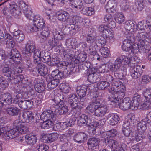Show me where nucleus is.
<instances>
[{
	"label": "nucleus",
	"mask_w": 151,
	"mask_h": 151,
	"mask_svg": "<svg viewBox=\"0 0 151 151\" xmlns=\"http://www.w3.org/2000/svg\"><path fill=\"white\" fill-rule=\"evenodd\" d=\"M116 106H119L120 108L123 110L129 109L132 110L139 109L144 110L146 106V103L142 102L140 95L135 94L132 98L131 101L129 97H125L123 99H120L118 102H111Z\"/></svg>",
	"instance_id": "nucleus-1"
},
{
	"label": "nucleus",
	"mask_w": 151,
	"mask_h": 151,
	"mask_svg": "<svg viewBox=\"0 0 151 151\" xmlns=\"http://www.w3.org/2000/svg\"><path fill=\"white\" fill-rule=\"evenodd\" d=\"M113 87L109 89V91L112 94L108 98L111 102H118L119 100L122 99L124 96L126 91L125 86L121 82L114 81Z\"/></svg>",
	"instance_id": "nucleus-2"
},
{
	"label": "nucleus",
	"mask_w": 151,
	"mask_h": 151,
	"mask_svg": "<svg viewBox=\"0 0 151 151\" xmlns=\"http://www.w3.org/2000/svg\"><path fill=\"white\" fill-rule=\"evenodd\" d=\"M18 70L14 71V68H10L8 67H4L2 70V72L4 74V76L0 75V84L3 88H6L8 86V83L12 80L14 76L17 73L21 71L20 69L19 68Z\"/></svg>",
	"instance_id": "nucleus-3"
},
{
	"label": "nucleus",
	"mask_w": 151,
	"mask_h": 151,
	"mask_svg": "<svg viewBox=\"0 0 151 151\" xmlns=\"http://www.w3.org/2000/svg\"><path fill=\"white\" fill-rule=\"evenodd\" d=\"M27 94L23 92H20L17 94L14 99L13 102L14 103H18L19 107L23 109L30 108L33 105V102L28 100L22 101V99H27Z\"/></svg>",
	"instance_id": "nucleus-4"
},
{
	"label": "nucleus",
	"mask_w": 151,
	"mask_h": 151,
	"mask_svg": "<svg viewBox=\"0 0 151 151\" xmlns=\"http://www.w3.org/2000/svg\"><path fill=\"white\" fill-rule=\"evenodd\" d=\"M14 126L15 127L14 129L16 132L19 134H24L28 131V127L25 125L24 122H21L19 119H17L15 120L13 123Z\"/></svg>",
	"instance_id": "nucleus-5"
},
{
	"label": "nucleus",
	"mask_w": 151,
	"mask_h": 151,
	"mask_svg": "<svg viewBox=\"0 0 151 151\" xmlns=\"http://www.w3.org/2000/svg\"><path fill=\"white\" fill-rule=\"evenodd\" d=\"M109 144V147L112 149V151H127L126 145L120 144L117 141H110Z\"/></svg>",
	"instance_id": "nucleus-6"
},
{
	"label": "nucleus",
	"mask_w": 151,
	"mask_h": 151,
	"mask_svg": "<svg viewBox=\"0 0 151 151\" xmlns=\"http://www.w3.org/2000/svg\"><path fill=\"white\" fill-rule=\"evenodd\" d=\"M56 16L60 21L63 22H66L68 23L71 22L69 14L66 12L60 11L57 12L56 13Z\"/></svg>",
	"instance_id": "nucleus-7"
},
{
	"label": "nucleus",
	"mask_w": 151,
	"mask_h": 151,
	"mask_svg": "<svg viewBox=\"0 0 151 151\" xmlns=\"http://www.w3.org/2000/svg\"><path fill=\"white\" fill-rule=\"evenodd\" d=\"M130 73L132 77L136 79L139 78L143 73V70L141 67L136 66L134 68H131L130 69Z\"/></svg>",
	"instance_id": "nucleus-8"
},
{
	"label": "nucleus",
	"mask_w": 151,
	"mask_h": 151,
	"mask_svg": "<svg viewBox=\"0 0 151 151\" xmlns=\"http://www.w3.org/2000/svg\"><path fill=\"white\" fill-rule=\"evenodd\" d=\"M19 6L21 10L24 13L28 18L30 19L32 14V12L28 8V5L23 1H20L19 4Z\"/></svg>",
	"instance_id": "nucleus-9"
},
{
	"label": "nucleus",
	"mask_w": 151,
	"mask_h": 151,
	"mask_svg": "<svg viewBox=\"0 0 151 151\" xmlns=\"http://www.w3.org/2000/svg\"><path fill=\"white\" fill-rule=\"evenodd\" d=\"M142 94L145 99L141 97L142 102L146 103V106L145 108L146 109L147 107V102H151V88H147L144 89L142 92Z\"/></svg>",
	"instance_id": "nucleus-10"
},
{
	"label": "nucleus",
	"mask_w": 151,
	"mask_h": 151,
	"mask_svg": "<svg viewBox=\"0 0 151 151\" xmlns=\"http://www.w3.org/2000/svg\"><path fill=\"white\" fill-rule=\"evenodd\" d=\"M131 58L129 56L121 55L116 60V63L119 64L120 66L122 63L124 65H128L131 63Z\"/></svg>",
	"instance_id": "nucleus-11"
},
{
	"label": "nucleus",
	"mask_w": 151,
	"mask_h": 151,
	"mask_svg": "<svg viewBox=\"0 0 151 151\" xmlns=\"http://www.w3.org/2000/svg\"><path fill=\"white\" fill-rule=\"evenodd\" d=\"M33 21L35 25L37 26L40 29L43 28L45 25L43 18L39 15L35 16Z\"/></svg>",
	"instance_id": "nucleus-12"
},
{
	"label": "nucleus",
	"mask_w": 151,
	"mask_h": 151,
	"mask_svg": "<svg viewBox=\"0 0 151 151\" xmlns=\"http://www.w3.org/2000/svg\"><path fill=\"white\" fill-rule=\"evenodd\" d=\"M108 108L106 105H101L97 108L95 112V115L97 117H102L107 113Z\"/></svg>",
	"instance_id": "nucleus-13"
},
{
	"label": "nucleus",
	"mask_w": 151,
	"mask_h": 151,
	"mask_svg": "<svg viewBox=\"0 0 151 151\" xmlns=\"http://www.w3.org/2000/svg\"><path fill=\"white\" fill-rule=\"evenodd\" d=\"M19 68L21 70V71L19 73H16L13 76V79L12 80H13V81L14 82L15 84H19L20 83L21 84L23 83V79L24 78V76L23 75H17L16 74L17 73H21L22 72V70L21 69V68L18 66H14L13 67H12L11 68H14L15 69L14 70V72L16 70H18V68Z\"/></svg>",
	"instance_id": "nucleus-14"
},
{
	"label": "nucleus",
	"mask_w": 151,
	"mask_h": 151,
	"mask_svg": "<svg viewBox=\"0 0 151 151\" xmlns=\"http://www.w3.org/2000/svg\"><path fill=\"white\" fill-rule=\"evenodd\" d=\"M99 142V140L97 138H90L88 140L87 143L88 148L91 150H95L98 149Z\"/></svg>",
	"instance_id": "nucleus-15"
},
{
	"label": "nucleus",
	"mask_w": 151,
	"mask_h": 151,
	"mask_svg": "<svg viewBox=\"0 0 151 151\" xmlns=\"http://www.w3.org/2000/svg\"><path fill=\"white\" fill-rule=\"evenodd\" d=\"M33 113L30 111L24 112L22 116V121L23 122L29 123L32 121L34 118Z\"/></svg>",
	"instance_id": "nucleus-16"
},
{
	"label": "nucleus",
	"mask_w": 151,
	"mask_h": 151,
	"mask_svg": "<svg viewBox=\"0 0 151 151\" xmlns=\"http://www.w3.org/2000/svg\"><path fill=\"white\" fill-rule=\"evenodd\" d=\"M25 140L28 144L33 145L35 144L37 141L36 135L32 133H29L25 136Z\"/></svg>",
	"instance_id": "nucleus-17"
},
{
	"label": "nucleus",
	"mask_w": 151,
	"mask_h": 151,
	"mask_svg": "<svg viewBox=\"0 0 151 151\" xmlns=\"http://www.w3.org/2000/svg\"><path fill=\"white\" fill-rule=\"evenodd\" d=\"M117 134L116 130L115 129H112L109 130L106 133V134L108 136L107 139L105 140V142L106 144L109 147V142L110 141H116L113 139V138L116 136Z\"/></svg>",
	"instance_id": "nucleus-18"
},
{
	"label": "nucleus",
	"mask_w": 151,
	"mask_h": 151,
	"mask_svg": "<svg viewBox=\"0 0 151 151\" xmlns=\"http://www.w3.org/2000/svg\"><path fill=\"white\" fill-rule=\"evenodd\" d=\"M116 1L114 0H109L105 6V8L107 12H109V10L111 12H114L116 11Z\"/></svg>",
	"instance_id": "nucleus-19"
},
{
	"label": "nucleus",
	"mask_w": 151,
	"mask_h": 151,
	"mask_svg": "<svg viewBox=\"0 0 151 151\" xmlns=\"http://www.w3.org/2000/svg\"><path fill=\"white\" fill-rule=\"evenodd\" d=\"M87 135L84 132H80L76 134L73 137L75 142L79 143H83L87 139Z\"/></svg>",
	"instance_id": "nucleus-20"
},
{
	"label": "nucleus",
	"mask_w": 151,
	"mask_h": 151,
	"mask_svg": "<svg viewBox=\"0 0 151 151\" xmlns=\"http://www.w3.org/2000/svg\"><path fill=\"white\" fill-rule=\"evenodd\" d=\"M107 118V117H106ZM107 119L109 120V122L110 124L114 125L116 124L119 120V118L116 114L113 113L109 114L108 116Z\"/></svg>",
	"instance_id": "nucleus-21"
},
{
	"label": "nucleus",
	"mask_w": 151,
	"mask_h": 151,
	"mask_svg": "<svg viewBox=\"0 0 151 151\" xmlns=\"http://www.w3.org/2000/svg\"><path fill=\"white\" fill-rule=\"evenodd\" d=\"M18 135V133L14 128L6 132L4 134L3 137L4 139L9 140L17 137Z\"/></svg>",
	"instance_id": "nucleus-22"
},
{
	"label": "nucleus",
	"mask_w": 151,
	"mask_h": 151,
	"mask_svg": "<svg viewBox=\"0 0 151 151\" xmlns=\"http://www.w3.org/2000/svg\"><path fill=\"white\" fill-rule=\"evenodd\" d=\"M129 122H124L123 124V132L124 135L126 137L129 136L132 133V127L130 126Z\"/></svg>",
	"instance_id": "nucleus-23"
},
{
	"label": "nucleus",
	"mask_w": 151,
	"mask_h": 151,
	"mask_svg": "<svg viewBox=\"0 0 151 151\" xmlns=\"http://www.w3.org/2000/svg\"><path fill=\"white\" fill-rule=\"evenodd\" d=\"M104 38L109 40L110 42H113L115 40L114 33V31L109 29L105 33L102 35Z\"/></svg>",
	"instance_id": "nucleus-24"
},
{
	"label": "nucleus",
	"mask_w": 151,
	"mask_h": 151,
	"mask_svg": "<svg viewBox=\"0 0 151 151\" xmlns=\"http://www.w3.org/2000/svg\"><path fill=\"white\" fill-rule=\"evenodd\" d=\"M55 115L52 111L48 110L43 111L41 115V117L45 119L50 120L54 118Z\"/></svg>",
	"instance_id": "nucleus-25"
},
{
	"label": "nucleus",
	"mask_w": 151,
	"mask_h": 151,
	"mask_svg": "<svg viewBox=\"0 0 151 151\" xmlns=\"http://www.w3.org/2000/svg\"><path fill=\"white\" fill-rule=\"evenodd\" d=\"M83 4L81 0H71L70 6L73 8L77 9H81L82 7Z\"/></svg>",
	"instance_id": "nucleus-26"
},
{
	"label": "nucleus",
	"mask_w": 151,
	"mask_h": 151,
	"mask_svg": "<svg viewBox=\"0 0 151 151\" xmlns=\"http://www.w3.org/2000/svg\"><path fill=\"white\" fill-rule=\"evenodd\" d=\"M91 122V121L88 119V116L84 114L81 115L78 121V124L82 126L84 124L88 125Z\"/></svg>",
	"instance_id": "nucleus-27"
},
{
	"label": "nucleus",
	"mask_w": 151,
	"mask_h": 151,
	"mask_svg": "<svg viewBox=\"0 0 151 151\" xmlns=\"http://www.w3.org/2000/svg\"><path fill=\"white\" fill-rule=\"evenodd\" d=\"M135 27V24L131 20H128L125 22L124 27L126 29L129 31H130L131 32L136 31Z\"/></svg>",
	"instance_id": "nucleus-28"
},
{
	"label": "nucleus",
	"mask_w": 151,
	"mask_h": 151,
	"mask_svg": "<svg viewBox=\"0 0 151 151\" xmlns=\"http://www.w3.org/2000/svg\"><path fill=\"white\" fill-rule=\"evenodd\" d=\"M138 48L139 52L145 53L146 52L147 49L149 46V43L148 42H145L142 40L138 44Z\"/></svg>",
	"instance_id": "nucleus-29"
},
{
	"label": "nucleus",
	"mask_w": 151,
	"mask_h": 151,
	"mask_svg": "<svg viewBox=\"0 0 151 151\" xmlns=\"http://www.w3.org/2000/svg\"><path fill=\"white\" fill-rule=\"evenodd\" d=\"M87 89V87L85 86H78L76 88V93L80 97H84L86 95Z\"/></svg>",
	"instance_id": "nucleus-30"
},
{
	"label": "nucleus",
	"mask_w": 151,
	"mask_h": 151,
	"mask_svg": "<svg viewBox=\"0 0 151 151\" xmlns=\"http://www.w3.org/2000/svg\"><path fill=\"white\" fill-rule=\"evenodd\" d=\"M36 69H35V70ZM36 70L37 72L41 76H44L47 73L48 70L46 66L44 65L38 64L37 65Z\"/></svg>",
	"instance_id": "nucleus-31"
},
{
	"label": "nucleus",
	"mask_w": 151,
	"mask_h": 151,
	"mask_svg": "<svg viewBox=\"0 0 151 151\" xmlns=\"http://www.w3.org/2000/svg\"><path fill=\"white\" fill-rule=\"evenodd\" d=\"M133 44L131 41L128 39H125L123 42L122 45V50L124 51H128L130 50L131 47Z\"/></svg>",
	"instance_id": "nucleus-32"
},
{
	"label": "nucleus",
	"mask_w": 151,
	"mask_h": 151,
	"mask_svg": "<svg viewBox=\"0 0 151 151\" xmlns=\"http://www.w3.org/2000/svg\"><path fill=\"white\" fill-rule=\"evenodd\" d=\"M6 111L9 115L15 116L17 115L21 110L16 107H10L7 108Z\"/></svg>",
	"instance_id": "nucleus-33"
},
{
	"label": "nucleus",
	"mask_w": 151,
	"mask_h": 151,
	"mask_svg": "<svg viewBox=\"0 0 151 151\" xmlns=\"http://www.w3.org/2000/svg\"><path fill=\"white\" fill-rule=\"evenodd\" d=\"M10 55L9 57L10 59V62L11 63L12 62H14L16 60V59H17L19 57V55L16 49H13L12 50L10 53Z\"/></svg>",
	"instance_id": "nucleus-34"
},
{
	"label": "nucleus",
	"mask_w": 151,
	"mask_h": 151,
	"mask_svg": "<svg viewBox=\"0 0 151 151\" xmlns=\"http://www.w3.org/2000/svg\"><path fill=\"white\" fill-rule=\"evenodd\" d=\"M100 106L99 103L92 102L89 104L86 107V110L88 112L90 113L95 112L96 109Z\"/></svg>",
	"instance_id": "nucleus-35"
},
{
	"label": "nucleus",
	"mask_w": 151,
	"mask_h": 151,
	"mask_svg": "<svg viewBox=\"0 0 151 151\" xmlns=\"http://www.w3.org/2000/svg\"><path fill=\"white\" fill-rule=\"evenodd\" d=\"M81 12L82 14L87 16H91L94 13L93 9L91 7H84L83 8Z\"/></svg>",
	"instance_id": "nucleus-36"
},
{
	"label": "nucleus",
	"mask_w": 151,
	"mask_h": 151,
	"mask_svg": "<svg viewBox=\"0 0 151 151\" xmlns=\"http://www.w3.org/2000/svg\"><path fill=\"white\" fill-rule=\"evenodd\" d=\"M120 67L119 64L116 63V61L114 64L109 63L108 65V71L112 72H115L117 71Z\"/></svg>",
	"instance_id": "nucleus-37"
},
{
	"label": "nucleus",
	"mask_w": 151,
	"mask_h": 151,
	"mask_svg": "<svg viewBox=\"0 0 151 151\" xmlns=\"http://www.w3.org/2000/svg\"><path fill=\"white\" fill-rule=\"evenodd\" d=\"M14 38L18 39L19 42L22 41L24 38V35L20 30H18L14 32Z\"/></svg>",
	"instance_id": "nucleus-38"
},
{
	"label": "nucleus",
	"mask_w": 151,
	"mask_h": 151,
	"mask_svg": "<svg viewBox=\"0 0 151 151\" xmlns=\"http://www.w3.org/2000/svg\"><path fill=\"white\" fill-rule=\"evenodd\" d=\"M52 77L55 79H58L59 80L60 79L62 78L63 77V72L56 69L53 71L51 73Z\"/></svg>",
	"instance_id": "nucleus-39"
},
{
	"label": "nucleus",
	"mask_w": 151,
	"mask_h": 151,
	"mask_svg": "<svg viewBox=\"0 0 151 151\" xmlns=\"http://www.w3.org/2000/svg\"><path fill=\"white\" fill-rule=\"evenodd\" d=\"M5 37H7L6 40V44L8 45L9 47L12 48L15 45V43L13 39L11 38V36L10 34H7L5 35Z\"/></svg>",
	"instance_id": "nucleus-40"
},
{
	"label": "nucleus",
	"mask_w": 151,
	"mask_h": 151,
	"mask_svg": "<svg viewBox=\"0 0 151 151\" xmlns=\"http://www.w3.org/2000/svg\"><path fill=\"white\" fill-rule=\"evenodd\" d=\"M71 89L69 84L62 83L60 85V89L63 93H68Z\"/></svg>",
	"instance_id": "nucleus-41"
},
{
	"label": "nucleus",
	"mask_w": 151,
	"mask_h": 151,
	"mask_svg": "<svg viewBox=\"0 0 151 151\" xmlns=\"http://www.w3.org/2000/svg\"><path fill=\"white\" fill-rule=\"evenodd\" d=\"M64 97L62 95L60 94H58L54 96V99H53V101L56 104V105H60V104H63V100Z\"/></svg>",
	"instance_id": "nucleus-42"
},
{
	"label": "nucleus",
	"mask_w": 151,
	"mask_h": 151,
	"mask_svg": "<svg viewBox=\"0 0 151 151\" xmlns=\"http://www.w3.org/2000/svg\"><path fill=\"white\" fill-rule=\"evenodd\" d=\"M10 7L9 10H10V13L12 16H16L19 14L18 12H21L17 9V5L14 4H10Z\"/></svg>",
	"instance_id": "nucleus-43"
},
{
	"label": "nucleus",
	"mask_w": 151,
	"mask_h": 151,
	"mask_svg": "<svg viewBox=\"0 0 151 151\" xmlns=\"http://www.w3.org/2000/svg\"><path fill=\"white\" fill-rule=\"evenodd\" d=\"M53 124V122L50 120H47L44 121L40 124L41 127L43 129H47L51 127Z\"/></svg>",
	"instance_id": "nucleus-44"
},
{
	"label": "nucleus",
	"mask_w": 151,
	"mask_h": 151,
	"mask_svg": "<svg viewBox=\"0 0 151 151\" xmlns=\"http://www.w3.org/2000/svg\"><path fill=\"white\" fill-rule=\"evenodd\" d=\"M100 52L102 57L107 58L110 55V51L107 47H103L100 49Z\"/></svg>",
	"instance_id": "nucleus-45"
},
{
	"label": "nucleus",
	"mask_w": 151,
	"mask_h": 151,
	"mask_svg": "<svg viewBox=\"0 0 151 151\" xmlns=\"http://www.w3.org/2000/svg\"><path fill=\"white\" fill-rule=\"evenodd\" d=\"M59 83V80L58 79H54L48 83L47 84V87L49 89H52L55 88Z\"/></svg>",
	"instance_id": "nucleus-46"
},
{
	"label": "nucleus",
	"mask_w": 151,
	"mask_h": 151,
	"mask_svg": "<svg viewBox=\"0 0 151 151\" xmlns=\"http://www.w3.org/2000/svg\"><path fill=\"white\" fill-rule=\"evenodd\" d=\"M36 47L35 45L27 44L25 47V53L30 54L36 50Z\"/></svg>",
	"instance_id": "nucleus-47"
},
{
	"label": "nucleus",
	"mask_w": 151,
	"mask_h": 151,
	"mask_svg": "<svg viewBox=\"0 0 151 151\" xmlns=\"http://www.w3.org/2000/svg\"><path fill=\"white\" fill-rule=\"evenodd\" d=\"M109 86V83L106 81H100L97 84V88L101 90L107 88Z\"/></svg>",
	"instance_id": "nucleus-48"
},
{
	"label": "nucleus",
	"mask_w": 151,
	"mask_h": 151,
	"mask_svg": "<svg viewBox=\"0 0 151 151\" xmlns=\"http://www.w3.org/2000/svg\"><path fill=\"white\" fill-rule=\"evenodd\" d=\"M147 122L145 119H143L137 124V127L139 129H141L143 131L147 129L146 124Z\"/></svg>",
	"instance_id": "nucleus-49"
},
{
	"label": "nucleus",
	"mask_w": 151,
	"mask_h": 151,
	"mask_svg": "<svg viewBox=\"0 0 151 151\" xmlns=\"http://www.w3.org/2000/svg\"><path fill=\"white\" fill-rule=\"evenodd\" d=\"M114 18L116 22L119 24L122 23L124 20V15L119 13H116Z\"/></svg>",
	"instance_id": "nucleus-50"
},
{
	"label": "nucleus",
	"mask_w": 151,
	"mask_h": 151,
	"mask_svg": "<svg viewBox=\"0 0 151 151\" xmlns=\"http://www.w3.org/2000/svg\"><path fill=\"white\" fill-rule=\"evenodd\" d=\"M34 52L33 58L34 62L37 63H38L40 60V51L38 49H36Z\"/></svg>",
	"instance_id": "nucleus-51"
},
{
	"label": "nucleus",
	"mask_w": 151,
	"mask_h": 151,
	"mask_svg": "<svg viewBox=\"0 0 151 151\" xmlns=\"http://www.w3.org/2000/svg\"><path fill=\"white\" fill-rule=\"evenodd\" d=\"M55 126L57 130L59 131L65 129L68 127L67 123L63 122L56 124Z\"/></svg>",
	"instance_id": "nucleus-52"
},
{
	"label": "nucleus",
	"mask_w": 151,
	"mask_h": 151,
	"mask_svg": "<svg viewBox=\"0 0 151 151\" xmlns=\"http://www.w3.org/2000/svg\"><path fill=\"white\" fill-rule=\"evenodd\" d=\"M2 97L4 99V102L8 104H10L12 103V97L9 93H7L3 94Z\"/></svg>",
	"instance_id": "nucleus-53"
},
{
	"label": "nucleus",
	"mask_w": 151,
	"mask_h": 151,
	"mask_svg": "<svg viewBox=\"0 0 151 151\" xmlns=\"http://www.w3.org/2000/svg\"><path fill=\"white\" fill-rule=\"evenodd\" d=\"M63 104L59 105L58 111L59 113L61 114H65L68 111V106L66 105L62 106Z\"/></svg>",
	"instance_id": "nucleus-54"
},
{
	"label": "nucleus",
	"mask_w": 151,
	"mask_h": 151,
	"mask_svg": "<svg viewBox=\"0 0 151 151\" xmlns=\"http://www.w3.org/2000/svg\"><path fill=\"white\" fill-rule=\"evenodd\" d=\"M97 77L96 73L93 72L89 74L88 79L89 82L93 83L96 82Z\"/></svg>",
	"instance_id": "nucleus-55"
},
{
	"label": "nucleus",
	"mask_w": 151,
	"mask_h": 151,
	"mask_svg": "<svg viewBox=\"0 0 151 151\" xmlns=\"http://www.w3.org/2000/svg\"><path fill=\"white\" fill-rule=\"evenodd\" d=\"M35 90L39 93L42 92L45 90V88L43 83H38L36 84L35 86Z\"/></svg>",
	"instance_id": "nucleus-56"
},
{
	"label": "nucleus",
	"mask_w": 151,
	"mask_h": 151,
	"mask_svg": "<svg viewBox=\"0 0 151 151\" xmlns=\"http://www.w3.org/2000/svg\"><path fill=\"white\" fill-rule=\"evenodd\" d=\"M135 4L138 10L141 11L142 10L144 6L143 0H137Z\"/></svg>",
	"instance_id": "nucleus-57"
},
{
	"label": "nucleus",
	"mask_w": 151,
	"mask_h": 151,
	"mask_svg": "<svg viewBox=\"0 0 151 151\" xmlns=\"http://www.w3.org/2000/svg\"><path fill=\"white\" fill-rule=\"evenodd\" d=\"M37 148L38 151H47L49 149V147L44 144H39L37 145Z\"/></svg>",
	"instance_id": "nucleus-58"
},
{
	"label": "nucleus",
	"mask_w": 151,
	"mask_h": 151,
	"mask_svg": "<svg viewBox=\"0 0 151 151\" xmlns=\"http://www.w3.org/2000/svg\"><path fill=\"white\" fill-rule=\"evenodd\" d=\"M142 83L143 84H147L148 83L151 82L150 76L148 75H144L142 78Z\"/></svg>",
	"instance_id": "nucleus-59"
},
{
	"label": "nucleus",
	"mask_w": 151,
	"mask_h": 151,
	"mask_svg": "<svg viewBox=\"0 0 151 151\" xmlns=\"http://www.w3.org/2000/svg\"><path fill=\"white\" fill-rule=\"evenodd\" d=\"M59 41L55 38H52L49 41V45L51 48H53L58 45V44Z\"/></svg>",
	"instance_id": "nucleus-60"
},
{
	"label": "nucleus",
	"mask_w": 151,
	"mask_h": 151,
	"mask_svg": "<svg viewBox=\"0 0 151 151\" xmlns=\"http://www.w3.org/2000/svg\"><path fill=\"white\" fill-rule=\"evenodd\" d=\"M109 29L108 25H101L99 27V31L102 33L103 34L105 33L106 32H107Z\"/></svg>",
	"instance_id": "nucleus-61"
},
{
	"label": "nucleus",
	"mask_w": 151,
	"mask_h": 151,
	"mask_svg": "<svg viewBox=\"0 0 151 151\" xmlns=\"http://www.w3.org/2000/svg\"><path fill=\"white\" fill-rule=\"evenodd\" d=\"M42 140L45 143H50L52 142L50 134L43 135L42 137Z\"/></svg>",
	"instance_id": "nucleus-62"
},
{
	"label": "nucleus",
	"mask_w": 151,
	"mask_h": 151,
	"mask_svg": "<svg viewBox=\"0 0 151 151\" xmlns=\"http://www.w3.org/2000/svg\"><path fill=\"white\" fill-rule=\"evenodd\" d=\"M50 33L49 29L48 28H45L42 29L41 34L43 38H46L48 37Z\"/></svg>",
	"instance_id": "nucleus-63"
},
{
	"label": "nucleus",
	"mask_w": 151,
	"mask_h": 151,
	"mask_svg": "<svg viewBox=\"0 0 151 151\" xmlns=\"http://www.w3.org/2000/svg\"><path fill=\"white\" fill-rule=\"evenodd\" d=\"M120 6L122 9L126 11L129 9V3L125 1H124L121 4Z\"/></svg>",
	"instance_id": "nucleus-64"
}]
</instances>
